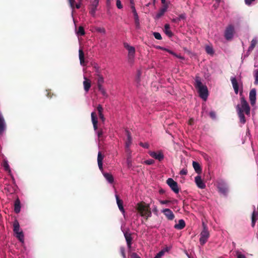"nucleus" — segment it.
Instances as JSON below:
<instances>
[{
  "label": "nucleus",
  "mask_w": 258,
  "mask_h": 258,
  "mask_svg": "<svg viewBox=\"0 0 258 258\" xmlns=\"http://www.w3.org/2000/svg\"><path fill=\"white\" fill-rule=\"evenodd\" d=\"M195 81L194 85L198 91L199 96L206 101L209 95L207 87L202 84L201 79L198 75H196L195 77Z\"/></svg>",
  "instance_id": "nucleus-1"
},
{
  "label": "nucleus",
  "mask_w": 258,
  "mask_h": 258,
  "mask_svg": "<svg viewBox=\"0 0 258 258\" xmlns=\"http://www.w3.org/2000/svg\"><path fill=\"white\" fill-rule=\"evenodd\" d=\"M137 210L140 213L141 216L146 217V220L152 215L149 205L146 204L144 202L138 203Z\"/></svg>",
  "instance_id": "nucleus-2"
},
{
  "label": "nucleus",
  "mask_w": 258,
  "mask_h": 258,
  "mask_svg": "<svg viewBox=\"0 0 258 258\" xmlns=\"http://www.w3.org/2000/svg\"><path fill=\"white\" fill-rule=\"evenodd\" d=\"M240 104H238L236 107L237 112H238V107H239L243 113H245L246 115H249L250 108L247 102L243 97L240 98Z\"/></svg>",
  "instance_id": "nucleus-3"
},
{
  "label": "nucleus",
  "mask_w": 258,
  "mask_h": 258,
  "mask_svg": "<svg viewBox=\"0 0 258 258\" xmlns=\"http://www.w3.org/2000/svg\"><path fill=\"white\" fill-rule=\"evenodd\" d=\"M203 225V230L200 233V243L201 245H204L207 241L210 236V233L208 231V228L204 222L202 223Z\"/></svg>",
  "instance_id": "nucleus-4"
},
{
  "label": "nucleus",
  "mask_w": 258,
  "mask_h": 258,
  "mask_svg": "<svg viewBox=\"0 0 258 258\" xmlns=\"http://www.w3.org/2000/svg\"><path fill=\"white\" fill-rule=\"evenodd\" d=\"M13 231L16 234V237L20 241L24 239V234L22 231H20V225L17 220H15L13 223Z\"/></svg>",
  "instance_id": "nucleus-5"
},
{
  "label": "nucleus",
  "mask_w": 258,
  "mask_h": 258,
  "mask_svg": "<svg viewBox=\"0 0 258 258\" xmlns=\"http://www.w3.org/2000/svg\"><path fill=\"white\" fill-rule=\"evenodd\" d=\"M234 28L232 25H229L226 28L224 33V36L226 39L229 40L233 37Z\"/></svg>",
  "instance_id": "nucleus-6"
},
{
  "label": "nucleus",
  "mask_w": 258,
  "mask_h": 258,
  "mask_svg": "<svg viewBox=\"0 0 258 258\" xmlns=\"http://www.w3.org/2000/svg\"><path fill=\"white\" fill-rule=\"evenodd\" d=\"M166 183L175 194L179 192V189L178 184L177 182L175 181L172 178H168L166 181Z\"/></svg>",
  "instance_id": "nucleus-7"
},
{
  "label": "nucleus",
  "mask_w": 258,
  "mask_h": 258,
  "mask_svg": "<svg viewBox=\"0 0 258 258\" xmlns=\"http://www.w3.org/2000/svg\"><path fill=\"white\" fill-rule=\"evenodd\" d=\"M149 155L152 158L158 160L159 161H161L163 160L164 156L163 153L161 151L158 152H154V151H150L149 152Z\"/></svg>",
  "instance_id": "nucleus-8"
},
{
  "label": "nucleus",
  "mask_w": 258,
  "mask_h": 258,
  "mask_svg": "<svg viewBox=\"0 0 258 258\" xmlns=\"http://www.w3.org/2000/svg\"><path fill=\"white\" fill-rule=\"evenodd\" d=\"M124 236L125 239L127 247L130 249L132 247L133 237L131 233L126 231L124 232Z\"/></svg>",
  "instance_id": "nucleus-9"
},
{
  "label": "nucleus",
  "mask_w": 258,
  "mask_h": 258,
  "mask_svg": "<svg viewBox=\"0 0 258 258\" xmlns=\"http://www.w3.org/2000/svg\"><path fill=\"white\" fill-rule=\"evenodd\" d=\"M195 181L197 186L201 189H204L206 187V184L201 178V176L198 175L195 177Z\"/></svg>",
  "instance_id": "nucleus-10"
},
{
  "label": "nucleus",
  "mask_w": 258,
  "mask_h": 258,
  "mask_svg": "<svg viewBox=\"0 0 258 258\" xmlns=\"http://www.w3.org/2000/svg\"><path fill=\"white\" fill-rule=\"evenodd\" d=\"M6 128V123L2 114L0 112V137L3 135V133Z\"/></svg>",
  "instance_id": "nucleus-11"
},
{
  "label": "nucleus",
  "mask_w": 258,
  "mask_h": 258,
  "mask_svg": "<svg viewBox=\"0 0 258 258\" xmlns=\"http://www.w3.org/2000/svg\"><path fill=\"white\" fill-rule=\"evenodd\" d=\"M256 92V90L255 88L252 89L249 92V98L252 105H253L255 103Z\"/></svg>",
  "instance_id": "nucleus-12"
},
{
  "label": "nucleus",
  "mask_w": 258,
  "mask_h": 258,
  "mask_svg": "<svg viewBox=\"0 0 258 258\" xmlns=\"http://www.w3.org/2000/svg\"><path fill=\"white\" fill-rule=\"evenodd\" d=\"M162 213L169 220H172L175 217L173 213L169 209H165L163 210Z\"/></svg>",
  "instance_id": "nucleus-13"
},
{
  "label": "nucleus",
  "mask_w": 258,
  "mask_h": 258,
  "mask_svg": "<svg viewBox=\"0 0 258 258\" xmlns=\"http://www.w3.org/2000/svg\"><path fill=\"white\" fill-rule=\"evenodd\" d=\"M219 191L224 195H226L228 192V187L226 184L224 182H219L218 185Z\"/></svg>",
  "instance_id": "nucleus-14"
},
{
  "label": "nucleus",
  "mask_w": 258,
  "mask_h": 258,
  "mask_svg": "<svg viewBox=\"0 0 258 258\" xmlns=\"http://www.w3.org/2000/svg\"><path fill=\"white\" fill-rule=\"evenodd\" d=\"M4 190L6 191V192L10 194H12L15 192V185H13L9 183H5Z\"/></svg>",
  "instance_id": "nucleus-15"
},
{
  "label": "nucleus",
  "mask_w": 258,
  "mask_h": 258,
  "mask_svg": "<svg viewBox=\"0 0 258 258\" xmlns=\"http://www.w3.org/2000/svg\"><path fill=\"white\" fill-rule=\"evenodd\" d=\"M234 92L237 94L239 91V86L237 80L235 77H231L230 79Z\"/></svg>",
  "instance_id": "nucleus-16"
},
{
  "label": "nucleus",
  "mask_w": 258,
  "mask_h": 258,
  "mask_svg": "<svg viewBox=\"0 0 258 258\" xmlns=\"http://www.w3.org/2000/svg\"><path fill=\"white\" fill-rule=\"evenodd\" d=\"M104 158V156L102 155L101 153L100 152H99L98 153V156H97V162L99 168L100 170H103V160Z\"/></svg>",
  "instance_id": "nucleus-17"
},
{
  "label": "nucleus",
  "mask_w": 258,
  "mask_h": 258,
  "mask_svg": "<svg viewBox=\"0 0 258 258\" xmlns=\"http://www.w3.org/2000/svg\"><path fill=\"white\" fill-rule=\"evenodd\" d=\"M115 198L119 209L122 214H124L125 213V211L123 207V201L119 199V196L117 195H115Z\"/></svg>",
  "instance_id": "nucleus-18"
},
{
  "label": "nucleus",
  "mask_w": 258,
  "mask_h": 258,
  "mask_svg": "<svg viewBox=\"0 0 258 258\" xmlns=\"http://www.w3.org/2000/svg\"><path fill=\"white\" fill-rule=\"evenodd\" d=\"M192 166L195 172L197 173H198V174H200L202 173V169L200 164L198 162L196 161H193Z\"/></svg>",
  "instance_id": "nucleus-19"
},
{
  "label": "nucleus",
  "mask_w": 258,
  "mask_h": 258,
  "mask_svg": "<svg viewBox=\"0 0 258 258\" xmlns=\"http://www.w3.org/2000/svg\"><path fill=\"white\" fill-rule=\"evenodd\" d=\"M168 7H169L168 6H162L158 13L156 14L157 18L159 19L161 18L162 16H163L165 13L167 11Z\"/></svg>",
  "instance_id": "nucleus-20"
},
{
  "label": "nucleus",
  "mask_w": 258,
  "mask_h": 258,
  "mask_svg": "<svg viewBox=\"0 0 258 258\" xmlns=\"http://www.w3.org/2000/svg\"><path fill=\"white\" fill-rule=\"evenodd\" d=\"M84 80L83 82L84 88L85 91L88 92L91 87V81L86 77H84Z\"/></svg>",
  "instance_id": "nucleus-21"
},
{
  "label": "nucleus",
  "mask_w": 258,
  "mask_h": 258,
  "mask_svg": "<svg viewBox=\"0 0 258 258\" xmlns=\"http://www.w3.org/2000/svg\"><path fill=\"white\" fill-rule=\"evenodd\" d=\"M21 210V202L19 198H17L14 204V211L16 213L18 214Z\"/></svg>",
  "instance_id": "nucleus-22"
},
{
  "label": "nucleus",
  "mask_w": 258,
  "mask_h": 258,
  "mask_svg": "<svg viewBox=\"0 0 258 258\" xmlns=\"http://www.w3.org/2000/svg\"><path fill=\"white\" fill-rule=\"evenodd\" d=\"M185 226V223L183 219H180L178 221V223L175 224L174 226V228L181 230L183 229Z\"/></svg>",
  "instance_id": "nucleus-23"
},
{
  "label": "nucleus",
  "mask_w": 258,
  "mask_h": 258,
  "mask_svg": "<svg viewBox=\"0 0 258 258\" xmlns=\"http://www.w3.org/2000/svg\"><path fill=\"white\" fill-rule=\"evenodd\" d=\"M164 32L169 37H171L173 35V33L170 30V25L168 24H166L165 25Z\"/></svg>",
  "instance_id": "nucleus-24"
},
{
  "label": "nucleus",
  "mask_w": 258,
  "mask_h": 258,
  "mask_svg": "<svg viewBox=\"0 0 258 258\" xmlns=\"http://www.w3.org/2000/svg\"><path fill=\"white\" fill-rule=\"evenodd\" d=\"M257 38L255 37L253 38L251 41V44H250V46L248 47L247 52H251L253 50V49H254V48L255 47V46H256V45L257 44Z\"/></svg>",
  "instance_id": "nucleus-25"
},
{
  "label": "nucleus",
  "mask_w": 258,
  "mask_h": 258,
  "mask_svg": "<svg viewBox=\"0 0 258 258\" xmlns=\"http://www.w3.org/2000/svg\"><path fill=\"white\" fill-rule=\"evenodd\" d=\"M127 50L128 51V59L129 60H132L133 59L135 56V49L133 46H132L128 47Z\"/></svg>",
  "instance_id": "nucleus-26"
},
{
  "label": "nucleus",
  "mask_w": 258,
  "mask_h": 258,
  "mask_svg": "<svg viewBox=\"0 0 258 258\" xmlns=\"http://www.w3.org/2000/svg\"><path fill=\"white\" fill-rule=\"evenodd\" d=\"M237 114L240 119V122L242 124H244L246 122L245 118L244 113L241 112L239 107H238Z\"/></svg>",
  "instance_id": "nucleus-27"
},
{
  "label": "nucleus",
  "mask_w": 258,
  "mask_h": 258,
  "mask_svg": "<svg viewBox=\"0 0 258 258\" xmlns=\"http://www.w3.org/2000/svg\"><path fill=\"white\" fill-rule=\"evenodd\" d=\"M96 76V80L97 81V86L103 85L104 83V78L101 74H95Z\"/></svg>",
  "instance_id": "nucleus-28"
},
{
  "label": "nucleus",
  "mask_w": 258,
  "mask_h": 258,
  "mask_svg": "<svg viewBox=\"0 0 258 258\" xmlns=\"http://www.w3.org/2000/svg\"><path fill=\"white\" fill-rule=\"evenodd\" d=\"M97 111L98 112L99 116L100 119L103 122L105 120V117L102 113L103 109L101 105H99L97 107Z\"/></svg>",
  "instance_id": "nucleus-29"
},
{
  "label": "nucleus",
  "mask_w": 258,
  "mask_h": 258,
  "mask_svg": "<svg viewBox=\"0 0 258 258\" xmlns=\"http://www.w3.org/2000/svg\"><path fill=\"white\" fill-rule=\"evenodd\" d=\"M79 59L80 61V64L82 66L85 65V58H84V53L82 49H79Z\"/></svg>",
  "instance_id": "nucleus-30"
},
{
  "label": "nucleus",
  "mask_w": 258,
  "mask_h": 258,
  "mask_svg": "<svg viewBox=\"0 0 258 258\" xmlns=\"http://www.w3.org/2000/svg\"><path fill=\"white\" fill-rule=\"evenodd\" d=\"M126 134L127 137V139L125 142V147H130L132 144V137L130 133L128 131H126Z\"/></svg>",
  "instance_id": "nucleus-31"
},
{
  "label": "nucleus",
  "mask_w": 258,
  "mask_h": 258,
  "mask_svg": "<svg viewBox=\"0 0 258 258\" xmlns=\"http://www.w3.org/2000/svg\"><path fill=\"white\" fill-rule=\"evenodd\" d=\"M103 175L105 179L109 182L110 183H113L114 181V178L112 175L108 173H104Z\"/></svg>",
  "instance_id": "nucleus-32"
},
{
  "label": "nucleus",
  "mask_w": 258,
  "mask_h": 258,
  "mask_svg": "<svg viewBox=\"0 0 258 258\" xmlns=\"http://www.w3.org/2000/svg\"><path fill=\"white\" fill-rule=\"evenodd\" d=\"M256 212L255 210H254L252 213L251 215V226L252 227H254L255 225V223L256 221Z\"/></svg>",
  "instance_id": "nucleus-33"
},
{
  "label": "nucleus",
  "mask_w": 258,
  "mask_h": 258,
  "mask_svg": "<svg viewBox=\"0 0 258 258\" xmlns=\"http://www.w3.org/2000/svg\"><path fill=\"white\" fill-rule=\"evenodd\" d=\"M98 90L101 92V93L104 96L107 97L108 96V95L105 90V89L103 87L102 85H98L97 86Z\"/></svg>",
  "instance_id": "nucleus-34"
},
{
  "label": "nucleus",
  "mask_w": 258,
  "mask_h": 258,
  "mask_svg": "<svg viewBox=\"0 0 258 258\" xmlns=\"http://www.w3.org/2000/svg\"><path fill=\"white\" fill-rule=\"evenodd\" d=\"M253 74L254 78V84L257 85H258V69L253 71Z\"/></svg>",
  "instance_id": "nucleus-35"
},
{
  "label": "nucleus",
  "mask_w": 258,
  "mask_h": 258,
  "mask_svg": "<svg viewBox=\"0 0 258 258\" xmlns=\"http://www.w3.org/2000/svg\"><path fill=\"white\" fill-rule=\"evenodd\" d=\"M78 35L83 36L85 34V32L84 30V28L83 26H79L78 28V31L77 32Z\"/></svg>",
  "instance_id": "nucleus-36"
},
{
  "label": "nucleus",
  "mask_w": 258,
  "mask_h": 258,
  "mask_svg": "<svg viewBox=\"0 0 258 258\" xmlns=\"http://www.w3.org/2000/svg\"><path fill=\"white\" fill-rule=\"evenodd\" d=\"M91 119L93 124L98 123L97 117L95 112H93L91 113Z\"/></svg>",
  "instance_id": "nucleus-37"
},
{
  "label": "nucleus",
  "mask_w": 258,
  "mask_h": 258,
  "mask_svg": "<svg viewBox=\"0 0 258 258\" xmlns=\"http://www.w3.org/2000/svg\"><path fill=\"white\" fill-rule=\"evenodd\" d=\"M131 8L132 9V12H133V13L134 14V18H137V17H139L138 15L137 14V12L136 11V10L135 9V4H133V5H132L131 6Z\"/></svg>",
  "instance_id": "nucleus-38"
},
{
  "label": "nucleus",
  "mask_w": 258,
  "mask_h": 258,
  "mask_svg": "<svg viewBox=\"0 0 258 258\" xmlns=\"http://www.w3.org/2000/svg\"><path fill=\"white\" fill-rule=\"evenodd\" d=\"M135 20V24L136 26V29H140V20L139 17H137L134 18Z\"/></svg>",
  "instance_id": "nucleus-39"
},
{
  "label": "nucleus",
  "mask_w": 258,
  "mask_h": 258,
  "mask_svg": "<svg viewBox=\"0 0 258 258\" xmlns=\"http://www.w3.org/2000/svg\"><path fill=\"white\" fill-rule=\"evenodd\" d=\"M206 51L207 53L210 54H213L214 53V51L212 47L209 46H207L206 47Z\"/></svg>",
  "instance_id": "nucleus-40"
},
{
  "label": "nucleus",
  "mask_w": 258,
  "mask_h": 258,
  "mask_svg": "<svg viewBox=\"0 0 258 258\" xmlns=\"http://www.w3.org/2000/svg\"><path fill=\"white\" fill-rule=\"evenodd\" d=\"M93 68L95 69V74H101L100 70L99 69V67L97 64H96V63L94 64Z\"/></svg>",
  "instance_id": "nucleus-41"
},
{
  "label": "nucleus",
  "mask_w": 258,
  "mask_h": 258,
  "mask_svg": "<svg viewBox=\"0 0 258 258\" xmlns=\"http://www.w3.org/2000/svg\"><path fill=\"white\" fill-rule=\"evenodd\" d=\"M120 252L123 258H126L125 252V248L123 246L120 247Z\"/></svg>",
  "instance_id": "nucleus-42"
},
{
  "label": "nucleus",
  "mask_w": 258,
  "mask_h": 258,
  "mask_svg": "<svg viewBox=\"0 0 258 258\" xmlns=\"http://www.w3.org/2000/svg\"><path fill=\"white\" fill-rule=\"evenodd\" d=\"M99 0H93L91 2V7H94V8H97L98 4H99Z\"/></svg>",
  "instance_id": "nucleus-43"
},
{
  "label": "nucleus",
  "mask_w": 258,
  "mask_h": 258,
  "mask_svg": "<svg viewBox=\"0 0 258 258\" xmlns=\"http://www.w3.org/2000/svg\"><path fill=\"white\" fill-rule=\"evenodd\" d=\"M126 163H127V167L128 168H130L132 167V157H127Z\"/></svg>",
  "instance_id": "nucleus-44"
},
{
  "label": "nucleus",
  "mask_w": 258,
  "mask_h": 258,
  "mask_svg": "<svg viewBox=\"0 0 258 258\" xmlns=\"http://www.w3.org/2000/svg\"><path fill=\"white\" fill-rule=\"evenodd\" d=\"M153 35L156 39L161 40L162 36L159 32H153Z\"/></svg>",
  "instance_id": "nucleus-45"
},
{
  "label": "nucleus",
  "mask_w": 258,
  "mask_h": 258,
  "mask_svg": "<svg viewBox=\"0 0 258 258\" xmlns=\"http://www.w3.org/2000/svg\"><path fill=\"white\" fill-rule=\"evenodd\" d=\"M96 10H97V8H94V7H91L90 10V12H89L90 14L92 16H94L95 14V13H96Z\"/></svg>",
  "instance_id": "nucleus-46"
},
{
  "label": "nucleus",
  "mask_w": 258,
  "mask_h": 258,
  "mask_svg": "<svg viewBox=\"0 0 258 258\" xmlns=\"http://www.w3.org/2000/svg\"><path fill=\"white\" fill-rule=\"evenodd\" d=\"M125 152L127 154V157H132V151L130 149V147H125Z\"/></svg>",
  "instance_id": "nucleus-47"
},
{
  "label": "nucleus",
  "mask_w": 258,
  "mask_h": 258,
  "mask_svg": "<svg viewBox=\"0 0 258 258\" xmlns=\"http://www.w3.org/2000/svg\"><path fill=\"white\" fill-rule=\"evenodd\" d=\"M71 8L73 10L75 8V0H68Z\"/></svg>",
  "instance_id": "nucleus-48"
},
{
  "label": "nucleus",
  "mask_w": 258,
  "mask_h": 258,
  "mask_svg": "<svg viewBox=\"0 0 258 258\" xmlns=\"http://www.w3.org/2000/svg\"><path fill=\"white\" fill-rule=\"evenodd\" d=\"M186 18V15L183 13V14H181L180 15H179V17L177 18V20L178 21H180L181 20H184V19H185Z\"/></svg>",
  "instance_id": "nucleus-49"
},
{
  "label": "nucleus",
  "mask_w": 258,
  "mask_h": 258,
  "mask_svg": "<svg viewBox=\"0 0 258 258\" xmlns=\"http://www.w3.org/2000/svg\"><path fill=\"white\" fill-rule=\"evenodd\" d=\"M162 6L169 7L170 4V2H167L166 0H161Z\"/></svg>",
  "instance_id": "nucleus-50"
},
{
  "label": "nucleus",
  "mask_w": 258,
  "mask_h": 258,
  "mask_svg": "<svg viewBox=\"0 0 258 258\" xmlns=\"http://www.w3.org/2000/svg\"><path fill=\"white\" fill-rule=\"evenodd\" d=\"M116 7L119 9H121L123 7L120 0H116Z\"/></svg>",
  "instance_id": "nucleus-51"
},
{
  "label": "nucleus",
  "mask_w": 258,
  "mask_h": 258,
  "mask_svg": "<svg viewBox=\"0 0 258 258\" xmlns=\"http://www.w3.org/2000/svg\"><path fill=\"white\" fill-rule=\"evenodd\" d=\"M3 166L6 171H10V166L7 162L4 163Z\"/></svg>",
  "instance_id": "nucleus-52"
},
{
  "label": "nucleus",
  "mask_w": 258,
  "mask_h": 258,
  "mask_svg": "<svg viewBox=\"0 0 258 258\" xmlns=\"http://www.w3.org/2000/svg\"><path fill=\"white\" fill-rule=\"evenodd\" d=\"M187 173V170L186 168L182 169L180 171V174L181 175H185Z\"/></svg>",
  "instance_id": "nucleus-53"
},
{
  "label": "nucleus",
  "mask_w": 258,
  "mask_h": 258,
  "mask_svg": "<svg viewBox=\"0 0 258 258\" xmlns=\"http://www.w3.org/2000/svg\"><path fill=\"white\" fill-rule=\"evenodd\" d=\"M140 145L144 148L148 149L149 147V145L147 143H140Z\"/></svg>",
  "instance_id": "nucleus-54"
},
{
  "label": "nucleus",
  "mask_w": 258,
  "mask_h": 258,
  "mask_svg": "<svg viewBox=\"0 0 258 258\" xmlns=\"http://www.w3.org/2000/svg\"><path fill=\"white\" fill-rule=\"evenodd\" d=\"M145 164L147 165H152L154 163V161L153 159H149L145 161Z\"/></svg>",
  "instance_id": "nucleus-55"
},
{
  "label": "nucleus",
  "mask_w": 258,
  "mask_h": 258,
  "mask_svg": "<svg viewBox=\"0 0 258 258\" xmlns=\"http://www.w3.org/2000/svg\"><path fill=\"white\" fill-rule=\"evenodd\" d=\"M131 258H141L140 256L136 252H133L131 254Z\"/></svg>",
  "instance_id": "nucleus-56"
},
{
  "label": "nucleus",
  "mask_w": 258,
  "mask_h": 258,
  "mask_svg": "<svg viewBox=\"0 0 258 258\" xmlns=\"http://www.w3.org/2000/svg\"><path fill=\"white\" fill-rule=\"evenodd\" d=\"M160 203L161 204H167L168 203H170L171 202L169 200H160L159 201Z\"/></svg>",
  "instance_id": "nucleus-57"
},
{
  "label": "nucleus",
  "mask_w": 258,
  "mask_h": 258,
  "mask_svg": "<svg viewBox=\"0 0 258 258\" xmlns=\"http://www.w3.org/2000/svg\"><path fill=\"white\" fill-rule=\"evenodd\" d=\"M170 247L168 246H166L163 249H162L161 250L163 251L164 253L165 254V252H168L170 250Z\"/></svg>",
  "instance_id": "nucleus-58"
},
{
  "label": "nucleus",
  "mask_w": 258,
  "mask_h": 258,
  "mask_svg": "<svg viewBox=\"0 0 258 258\" xmlns=\"http://www.w3.org/2000/svg\"><path fill=\"white\" fill-rule=\"evenodd\" d=\"M255 0H244L245 3L246 5L249 6L251 5L252 2L254 1Z\"/></svg>",
  "instance_id": "nucleus-59"
},
{
  "label": "nucleus",
  "mask_w": 258,
  "mask_h": 258,
  "mask_svg": "<svg viewBox=\"0 0 258 258\" xmlns=\"http://www.w3.org/2000/svg\"><path fill=\"white\" fill-rule=\"evenodd\" d=\"M210 116L213 119L215 118L216 113L214 111H211L210 112Z\"/></svg>",
  "instance_id": "nucleus-60"
},
{
  "label": "nucleus",
  "mask_w": 258,
  "mask_h": 258,
  "mask_svg": "<svg viewBox=\"0 0 258 258\" xmlns=\"http://www.w3.org/2000/svg\"><path fill=\"white\" fill-rule=\"evenodd\" d=\"M164 254L163 251L161 250L158 253H157V255L159 257H161Z\"/></svg>",
  "instance_id": "nucleus-61"
},
{
  "label": "nucleus",
  "mask_w": 258,
  "mask_h": 258,
  "mask_svg": "<svg viewBox=\"0 0 258 258\" xmlns=\"http://www.w3.org/2000/svg\"><path fill=\"white\" fill-rule=\"evenodd\" d=\"M97 134L98 138H100L103 135V131L102 130H99Z\"/></svg>",
  "instance_id": "nucleus-62"
},
{
  "label": "nucleus",
  "mask_w": 258,
  "mask_h": 258,
  "mask_svg": "<svg viewBox=\"0 0 258 258\" xmlns=\"http://www.w3.org/2000/svg\"><path fill=\"white\" fill-rule=\"evenodd\" d=\"M237 258H246V257L244 254L239 253L238 254Z\"/></svg>",
  "instance_id": "nucleus-63"
},
{
  "label": "nucleus",
  "mask_w": 258,
  "mask_h": 258,
  "mask_svg": "<svg viewBox=\"0 0 258 258\" xmlns=\"http://www.w3.org/2000/svg\"><path fill=\"white\" fill-rule=\"evenodd\" d=\"M76 8L77 9H80L81 7V4H76L75 5V8Z\"/></svg>",
  "instance_id": "nucleus-64"
}]
</instances>
